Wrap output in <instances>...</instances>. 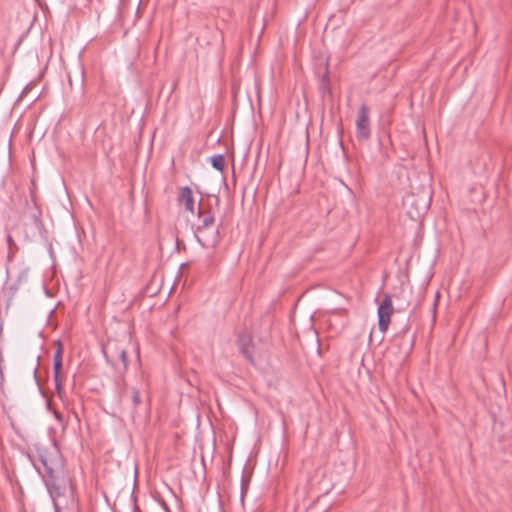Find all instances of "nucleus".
<instances>
[{"mask_svg": "<svg viewBox=\"0 0 512 512\" xmlns=\"http://www.w3.org/2000/svg\"><path fill=\"white\" fill-rule=\"evenodd\" d=\"M35 450L44 468L42 479L52 498L54 512H60L56 499L65 494L70 479L65 472V461L59 445L55 440H50L47 444H35Z\"/></svg>", "mask_w": 512, "mask_h": 512, "instance_id": "nucleus-1", "label": "nucleus"}, {"mask_svg": "<svg viewBox=\"0 0 512 512\" xmlns=\"http://www.w3.org/2000/svg\"><path fill=\"white\" fill-rule=\"evenodd\" d=\"M194 236L197 242L206 249H213L219 242L218 228H196Z\"/></svg>", "mask_w": 512, "mask_h": 512, "instance_id": "nucleus-2", "label": "nucleus"}, {"mask_svg": "<svg viewBox=\"0 0 512 512\" xmlns=\"http://www.w3.org/2000/svg\"><path fill=\"white\" fill-rule=\"evenodd\" d=\"M356 134L361 140H367L371 135L369 109L366 105L359 108L356 119Z\"/></svg>", "mask_w": 512, "mask_h": 512, "instance_id": "nucleus-3", "label": "nucleus"}, {"mask_svg": "<svg viewBox=\"0 0 512 512\" xmlns=\"http://www.w3.org/2000/svg\"><path fill=\"white\" fill-rule=\"evenodd\" d=\"M392 313V300L389 295H386L378 307V326L380 331L385 332L388 329Z\"/></svg>", "mask_w": 512, "mask_h": 512, "instance_id": "nucleus-4", "label": "nucleus"}, {"mask_svg": "<svg viewBox=\"0 0 512 512\" xmlns=\"http://www.w3.org/2000/svg\"><path fill=\"white\" fill-rule=\"evenodd\" d=\"M179 203L183 204L185 209L192 214L195 212V201L190 187L185 186L181 189L179 197Z\"/></svg>", "mask_w": 512, "mask_h": 512, "instance_id": "nucleus-5", "label": "nucleus"}, {"mask_svg": "<svg viewBox=\"0 0 512 512\" xmlns=\"http://www.w3.org/2000/svg\"><path fill=\"white\" fill-rule=\"evenodd\" d=\"M197 215L200 218V224L197 226V228H215L214 227V217L211 214H205L203 215L202 210L200 206L198 207Z\"/></svg>", "mask_w": 512, "mask_h": 512, "instance_id": "nucleus-6", "label": "nucleus"}, {"mask_svg": "<svg viewBox=\"0 0 512 512\" xmlns=\"http://www.w3.org/2000/svg\"><path fill=\"white\" fill-rule=\"evenodd\" d=\"M34 207L31 209V211L28 214L29 219L32 221V223L35 225V227L40 230L42 227L41 222V211L36 206L35 202L33 203Z\"/></svg>", "mask_w": 512, "mask_h": 512, "instance_id": "nucleus-7", "label": "nucleus"}, {"mask_svg": "<svg viewBox=\"0 0 512 512\" xmlns=\"http://www.w3.org/2000/svg\"><path fill=\"white\" fill-rule=\"evenodd\" d=\"M249 342H250V337L249 335L247 334H241L239 336V343H240V349H241V352L247 357V358H251V353H250V349H249Z\"/></svg>", "mask_w": 512, "mask_h": 512, "instance_id": "nucleus-8", "label": "nucleus"}, {"mask_svg": "<svg viewBox=\"0 0 512 512\" xmlns=\"http://www.w3.org/2000/svg\"><path fill=\"white\" fill-rule=\"evenodd\" d=\"M62 368V361H53V374H54V381H55V387L57 391H60L61 384L59 381V374L60 370Z\"/></svg>", "mask_w": 512, "mask_h": 512, "instance_id": "nucleus-9", "label": "nucleus"}, {"mask_svg": "<svg viewBox=\"0 0 512 512\" xmlns=\"http://www.w3.org/2000/svg\"><path fill=\"white\" fill-rule=\"evenodd\" d=\"M211 165L214 169L222 172L224 169V157L222 154L213 155L211 157Z\"/></svg>", "mask_w": 512, "mask_h": 512, "instance_id": "nucleus-10", "label": "nucleus"}, {"mask_svg": "<svg viewBox=\"0 0 512 512\" xmlns=\"http://www.w3.org/2000/svg\"><path fill=\"white\" fill-rule=\"evenodd\" d=\"M132 402L135 407L141 403L140 392L136 387H132Z\"/></svg>", "mask_w": 512, "mask_h": 512, "instance_id": "nucleus-11", "label": "nucleus"}, {"mask_svg": "<svg viewBox=\"0 0 512 512\" xmlns=\"http://www.w3.org/2000/svg\"><path fill=\"white\" fill-rule=\"evenodd\" d=\"M119 358L123 364V367H124V370L127 369L128 367V356H127V352L125 349H121L120 352H119Z\"/></svg>", "mask_w": 512, "mask_h": 512, "instance_id": "nucleus-12", "label": "nucleus"}, {"mask_svg": "<svg viewBox=\"0 0 512 512\" xmlns=\"http://www.w3.org/2000/svg\"><path fill=\"white\" fill-rule=\"evenodd\" d=\"M57 350L55 351V354H54V360L53 361H62V353H63V349H62V344L60 341H57Z\"/></svg>", "mask_w": 512, "mask_h": 512, "instance_id": "nucleus-13", "label": "nucleus"}, {"mask_svg": "<svg viewBox=\"0 0 512 512\" xmlns=\"http://www.w3.org/2000/svg\"><path fill=\"white\" fill-rule=\"evenodd\" d=\"M54 416L61 424H63V417L59 412L54 411Z\"/></svg>", "mask_w": 512, "mask_h": 512, "instance_id": "nucleus-14", "label": "nucleus"}, {"mask_svg": "<svg viewBox=\"0 0 512 512\" xmlns=\"http://www.w3.org/2000/svg\"><path fill=\"white\" fill-rule=\"evenodd\" d=\"M37 371H38V366H36V367L34 368V370H33V374H34V376H35V377H36V375H37Z\"/></svg>", "mask_w": 512, "mask_h": 512, "instance_id": "nucleus-15", "label": "nucleus"}, {"mask_svg": "<svg viewBox=\"0 0 512 512\" xmlns=\"http://www.w3.org/2000/svg\"><path fill=\"white\" fill-rule=\"evenodd\" d=\"M34 468H36V471H38L41 475L43 474V473H41V472L39 471V468H37V465H34Z\"/></svg>", "mask_w": 512, "mask_h": 512, "instance_id": "nucleus-16", "label": "nucleus"}, {"mask_svg": "<svg viewBox=\"0 0 512 512\" xmlns=\"http://www.w3.org/2000/svg\"><path fill=\"white\" fill-rule=\"evenodd\" d=\"M34 468H36V471H38L41 475L43 474V473H41V472L39 471V468H37V465H34Z\"/></svg>", "mask_w": 512, "mask_h": 512, "instance_id": "nucleus-17", "label": "nucleus"}]
</instances>
